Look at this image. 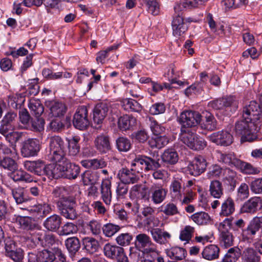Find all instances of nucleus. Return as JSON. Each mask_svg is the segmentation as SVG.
Here are the masks:
<instances>
[{
    "mask_svg": "<svg viewBox=\"0 0 262 262\" xmlns=\"http://www.w3.org/2000/svg\"><path fill=\"white\" fill-rule=\"evenodd\" d=\"M216 157L220 162L227 164L230 166H234L239 169L242 172L247 174H256L260 172L258 168L254 167L250 163L243 161L236 157L233 152L227 154L219 151H216Z\"/></svg>",
    "mask_w": 262,
    "mask_h": 262,
    "instance_id": "obj_1",
    "label": "nucleus"
},
{
    "mask_svg": "<svg viewBox=\"0 0 262 262\" xmlns=\"http://www.w3.org/2000/svg\"><path fill=\"white\" fill-rule=\"evenodd\" d=\"M50 153L48 158L50 161L56 164L63 165L69 159L66 157V144L59 136H53L50 140Z\"/></svg>",
    "mask_w": 262,
    "mask_h": 262,
    "instance_id": "obj_2",
    "label": "nucleus"
},
{
    "mask_svg": "<svg viewBox=\"0 0 262 262\" xmlns=\"http://www.w3.org/2000/svg\"><path fill=\"white\" fill-rule=\"evenodd\" d=\"M250 119H244L237 121L235 125L236 135L241 136L242 142H252L257 138L256 135L257 123L254 121H248Z\"/></svg>",
    "mask_w": 262,
    "mask_h": 262,
    "instance_id": "obj_3",
    "label": "nucleus"
},
{
    "mask_svg": "<svg viewBox=\"0 0 262 262\" xmlns=\"http://www.w3.org/2000/svg\"><path fill=\"white\" fill-rule=\"evenodd\" d=\"M201 115L196 111L183 112L178 118L181 124V134L191 132L190 128L197 126L201 122Z\"/></svg>",
    "mask_w": 262,
    "mask_h": 262,
    "instance_id": "obj_4",
    "label": "nucleus"
},
{
    "mask_svg": "<svg viewBox=\"0 0 262 262\" xmlns=\"http://www.w3.org/2000/svg\"><path fill=\"white\" fill-rule=\"evenodd\" d=\"M76 201L72 196L59 202L56 205L59 213L67 219L74 220L77 218Z\"/></svg>",
    "mask_w": 262,
    "mask_h": 262,
    "instance_id": "obj_5",
    "label": "nucleus"
},
{
    "mask_svg": "<svg viewBox=\"0 0 262 262\" xmlns=\"http://www.w3.org/2000/svg\"><path fill=\"white\" fill-rule=\"evenodd\" d=\"M181 135L182 141L192 150H202L206 146V142L203 138L191 132Z\"/></svg>",
    "mask_w": 262,
    "mask_h": 262,
    "instance_id": "obj_6",
    "label": "nucleus"
},
{
    "mask_svg": "<svg viewBox=\"0 0 262 262\" xmlns=\"http://www.w3.org/2000/svg\"><path fill=\"white\" fill-rule=\"evenodd\" d=\"M134 244L136 248L142 251V255L148 254L157 250L156 246L150 237L145 233L137 235Z\"/></svg>",
    "mask_w": 262,
    "mask_h": 262,
    "instance_id": "obj_7",
    "label": "nucleus"
},
{
    "mask_svg": "<svg viewBox=\"0 0 262 262\" xmlns=\"http://www.w3.org/2000/svg\"><path fill=\"white\" fill-rule=\"evenodd\" d=\"M41 147V145L38 139L29 138L23 142L20 152L23 157H35L38 155Z\"/></svg>",
    "mask_w": 262,
    "mask_h": 262,
    "instance_id": "obj_8",
    "label": "nucleus"
},
{
    "mask_svg": "<svg viewBox=\"0 0 262 262\" xmlns=\"http://www.w3.org/2000/svg\"><path fill=\"white\" fill-rule=\"evenodd\" d=\"M73 124L75 128L80 130L85 129L89 126L88 111L85 106H80L77 109L73 117Z\"/></svg>",
    "mask_w": 262,
    "mask_h": 262,
    "instance_id": "obj_9",
    "label": "nucleus"
},
{
    "mask_svg": "<svg viewBox=\"0 0 262 262\" xmlns=\"http://www.w3.org/2000/svg\"><path fill=\"white\" fill-rule=\"evenodd\" d=\"M55 259V254L47 249L28 253V262H53Z\"/></svg>",
    "mask_w": 262,
    "mask_h": 262,
    "instance_id": "obj_10",
    "label": "nucleus"
},
{
    "mask_svg": "<svg viewBox=\"0 0 262 262\" xmlns=\"http://www.w3.org/2000/svg\"><path fill=\"white\" fill-rule=\"evenodd\" d=\"M20 209L29 211L30 215L38 220L42 219L49 214L51 210L50 205L43 203L33 206H28Z\"/></svg>",
    "mask_w": 262,
    "mask_h": 262,
    "instance_id": "obj_11",
    "label": "nucleus"
},
{
    "mask_svg": "<svg viewBox=\"0 0 262 262\" xmlns=\"http://www.w3.org/2000/svg\"><path fill=\"white\" fill-rule=\"evenodd\" d=\"M47 165L46 161L41 159L26 161L24 163V167L27 171L38 176L45 174Z\"/></svg>",
    "mask_w": 262,
    "mask_h": 262,
    "instance_id": "obj_12",
    "label": "nucleus"
},
{
    "mask_svg": "<svg viewBox=\"0 0 262 262\" xmlns=\"http://www.w3.org/2000/svg\"><path fill=\"white\" fill-rule=\"evenodd\" d=\"M260 229L262 235V216H256L250 221L247 228L243 230V234L249 238H253Z\"/></svg>",
    "mask_w": 262,
    "mask_h": 262,
    "instance_id": "obj_13",
    "label": "nucleus"
},
{
    "mask_svg": "<svg viewBox=\"0 0 262 262\" xmlns=\"http://www.w3.org/2000/svg\"><path fill=\"white\" fill-rule=\"evenodd\" d=\"M207 163L206 160L202 157L198 156L190 162L188 166L187 170L189 174L193 176H198L203 173L206 169Z\"/></svg>",
    "mask_w": 262,
    "mask_h": 262,
    "instance_id": "obj_14",
    "label": "nucleus"
},
{
    "mask_svg": "<svg viewBox=\"0 0 262 262\" xmlns=\"http://www.w3.org/2000/svg\"><path fill=\"white\" fill-rule=\"evenodd\" d=\"M171 23L172 33L176 37H179L184 34L188 28L187 24L184 21V17L179 14L172 16Z\"/></svg>",
    "mask_w": 262,
    "mask_h": 262,
    "instance_id": "obj_15",
    "label": "nucleus"
},
{
    "mask_svg": "<svg viewBox=\"0 0 262 262\" xmlns=\"http://www.w3.org/2000/svg\"><path fill=\"white\" fill-rule=\"evenodd\" d=\"M62 170V178L69 180H75L80 172V167L78 165L71 162L70 160L67 161L63 165Z\"/></svg>",
    "mask_w": 262,
    "mask_h": 262,
    "instance_id": "obj_16",
    "label": "nucleus"
},
{
    "mask_svg": "<svg viewBox=\"0 0 262 262\" xmlns=\"http://www.w3.org/2000/svg\"><path fill=\"white\" fill-rule=\"evenodd\" d=\"M260 197H253L246 201L241 208V212L253 214L261 208Z\"/></svg>",
    "mask_w": 262,
    "mask_h": 262,
    "instance_id": "obj_17",
    "label": "nucleus"
},
{
    "mask_svg": "<svg viewBox=\"0 0 262 262\" xmlns=\"http://www.w3.org/2000/svg\"><path fill=\"white\" fill-rule=\"evenodd\" d=\"M167 193V189L161 186L157 185H152L149 190L151 200L155 204H159L164 201Z\"/></svg>",
    "mask_w": 262,
    "mask_h": 262,
    "instance_id": "obj_18",
    "label": "nucleus"
},
{
    "mask_svg": "<svg viewBox=\"0 0 262 262\" xmlns=\"http://www.w3.org/2000/svg\"><path fill=\"white\" fill-rule=\"evenodd\" d=\"M108 106L106 103H100L96 104L93 109V121L97 124H101L106 116Z\"/></svg>",
    "mask_w": 262,
    "mask_h": 262,
    "instance_id": "obj_19",
    "label": "nucleus"
},
{
    "mask_svg": "<svg viewBox=\"0 0 262 262\" xmlns=\"http://www.w3.org/2000/svg\"><path fill=\"white\" fill-rule=\"evenodd\" d=\"M136 173V172L132 171L130 169L123 168L118 171L117 177L123 183L134 184L138 182L139 180V178Z\"/></svg>",
    "mask_w": 262,
    "mask_h": 262,
    "instance_id": "obj_20",
    "label": "nucleus"
},
{
    "mask_svg": "<svg viewBox=\"0 0 262 262\" xmlns=\"http://www.w3.org/2000/svg\"><path fill=\"white\" fill-rule=\"evenodd\" d=\"M228 107H232L234 110L237 108V103L235 97L228 96L214 100V109L222 110Z\"/></svg>",
    "mask_w": 262,
    "mask_h": 262,
    "instance_id": "obj_21",
    "label": "nucleus"
},
{
    "mask_svg": "<svg viewBox=\"0 0 262 262\" xmlns=\"http://www.w3.org/2000/svg\"><path fill=\"white\" fill-rule=\"evenodd\" d=\"M15 222L19 226V228L26 231L34 229L37 225L34 222L32 217L28 216L14 215Z\"/></svg>",
    "mask_w": 262,
    "mask_h": 262,
    "instance_id": "obj_22",
    "label": "nucleus"
},
{
    "mask_svg": "<svg viewBox=\"0 0 262 262\" xmlns=\"http://www.w3.org/2000/svg\"><path fill=\"white\" fill-rule=\"evenodd\" d=\"M8 176L15 182L29 183L33 181V177L21 168H16L9 172Z\"/></svg>",
    "mask_w": 262,
    "mask_h": 262,
    "instance_id": "obj_23",
    "label": "nucleus"
},
{
    "mask_svg": "<svg viewBox=\"0 0 262 262\" xmlns=\"http://www.w3.org/2000/svg\"><path fill=\"white\" fill-rule=\"evenodd\" d=\"M147 188L142 184L134 185L129 191V197L132 200H147Z\"/></svg>",
    "mask_w": 262,
    "mask_h": 262,
    "instance_id": "obj_24",
    "label": "nucleus"
},
{
    "mask_svg": "<svg viewBox=\"0 0 262 262\" xmlns=\"http://www.w3.org/2000/svg\"><path fill=\"white\" fill-rule=\"evenodd\" d=\"M233 140L232 135L227 131L221 130L214 133V143L217 145L227 146L233 142Z\"/></svg>",
    "mask_w": 262,
    "mask_h": 262,
    "instance_id": "obj_25",
    "label": "nucleus"
},
{
    "mask_svg": "<svg viewBox=\"0 0 262 262\" xmlns=\"http://www.w3.org/2000/svg\"><path fill=\"white\" fill-rule=\"evenodd\" d=\"M136 123V119L133 116L129 115L121 116L118 120V127L122 131L133 129Z\"/></svg>",
    "mask_w": 262,
    "mask_h": 262,
    "instance_id": "obj_26",
    "label": "nucleus"
},
{
    "mask_svg": "<svg viewBox=\"0 0 262 262\" xmlns=\"http://www.w3.org/2000/svg\"><path fill=\"white\" fill-rule=\"evenodd\" d=\"M82 249L87 253L93 254L99 250V242L92 237H84L82 239Z\"/></svg>",
    "mask_w": 262,
    "mask_h": 262,
    "instance_id": "obj_27",
    "label": "nucleus"
},
{
    "mask_svg": "<svg viewBox=\"0 0 262 262\" xmlns=\"http://www.w3.org/2000/svg\"><path fill=\"white\" fill-rule=\"evenodd\" d=\"M111 186L112 183L110 180L105 179L102 180L101 184V198L107 205H110L112 202V193Z\"/></svg>",
    "mask_w": 262,
    "mask_h": 262,
    "instance_id": "obj_28",
    "label": "nucleus"
},
{
    "mask_svg": "<svg viewBox=\"0 0 262 262\" xmlns=\"http://www.w3.org/2000/svg\"><path fill=\"white\" fill-rule=\"evenodd\" d=\"M63 168L61 164H47L45 175L50 180L62 178Z\"/></svg>",
    "mask_w": 262,
    "mask_h": 262,
    "instance_id": "obj_29",
    "label": "nucleus"
},
{
    "mask_svg": "<svg viewBox=\"0 0 262 262\" xmlns=\"http://www.w3.org/2000/svg\"><path fill=\"white\" fill-rule=\"evenodd\" d=\"M64 245L71 257L74 256L81 248V243L77 236L70 237L64 241Z\"/></svg>",
    "mask_w": 262,
    "mask_h": 262,
    "instance_id": "obj_30",
    "label": "nucleus"
},
{
    "mask_svg": "<svg viewBox=\"0 0 262 262\" xmlns=\"http://www.w3.org/2000/svg\"><path fill=\"white\" fill-rule=\"evenodd\" d=\"M62 222L61 217L54 214L47 217L43 222V226L51 231H56L60 227Z\"/></svg>",
    "mask_w": 262,
    "mask_h": 262,
    "instance_id": "obj_31",
    "label": "nucleus"
},
{
    "mask_svg": "<svg viewBox=\"0 0 262 262\" xmlns=\"http://www.w3.org/2000/svg\"><path fill=\"white\" fill-rule=\"evenodd\" d=\"M11 192L13 198L17 205L26 203L30 200L26 189L23 187H18L12 189Z\"/></svg>",
    "mask_w": 262,
    "mask_h": 262,
    "instance_id": "obj_32",
    "label": "nucleus"
},
{
    "mask_svg": "<svg viewBox=\"0 0 262 262\" xmlns=\"http://www.w3.org/2000/svg\"><path fill=\"white\" fill-rule=\"evenodd\" d=\"M97 149L101 153H106L111 149L109 137L105 135H100L97 137L95 140Z\"/></svg>",
    "mask_w": 262,
    "mask_h": 262,
    "instance_id": "obj_33",
    "label": "nucleus"
},
{
    "mask_svg": "<svg viewBox=\"0 0 262 262\" xmlns=\"http://www.w3.org/2000/svg\"><path fill=\"white\" fill-rule=\"evenodd\" d=\"M165 252L167 256L176 261L184 259L187 255V251L185 249L178 247L166 249Z\"/></svg>",
    "mask_w": 262,
    "mask_h": 262,
    "instance_id": "obj_34",
    "label": "nucleus"
},
{
    "mask_svg": "<svg viewBox=\"0 0 262 262\" xmlns=\"http://www.w3.org/2000/svg\"><path fill=\"white\" fill-rule=\"evenodd\" d=\"M123 248L116 245L106 244L103 249L104 255L108 258L115 259Z\"/></svg>",
    "mask_w": 262,
    "mask_h": 262,
    "instance_id": "obj_35",
    "label": "nucleus"
},
{
    "mask_svg": "<svg viewBox=\"0 0 262 262\" xmlns=\"http://www.w3.org/2000/svg\"><path fill=\"white\" fill-rule=\"evenodd\" d=\"M53 202L57 205L63 200H66L71 196L68 195L67 189L63 186L56 187L52 192Z\"/></svg>",
    "mask_w": 262,
    "mask_h": 262,
    "instance_id": "obj_36",
    "label": "nucleus"
},
{
    "mask_svg": "<svg viewBox=\"0 0 262 262\" xmlns=\"http://www.w3.org/2000/svg\"><path fill=\"white\" fill-rule=\"evenodd\" d=\"M261 257L258 252L252 248L245 249L242 254L243 262H259Z\"/></svg>",
    "mask_w": 262,
    "mask_h": 262,
    "instance_id": "obj_37",
    "label": "nucleus"
},
{
    "mask_svg": "<svg viewBox=\"0 0 262 262\" xmlns=\"http://www.w3.org/2000/svg\"><path fill=\"white\" fill-rule=\"evenodd\" d=\"M99 179V173L96 171L87 170L81 174V179L84 185H94Z\"/></svg>",
    "mask_w": 262,
    "mask_h": 262,
    "instance_id": "obj_38",
    "label": "nucleus"
},
{
    "mask_svg": "<svg viewBox=\"0 0 262 262\" xmlns=\"http://www.w3.org/2000/svg\"><path fill=\"white\" fill-rule=\"evenodd\" d=\"M122 106L128 112L139 113L142 109L141 105L137 101L131 98L124 99L122 101Z\"/></svg>",
    "mask_w": 262,
    "mask_h": 262,
    "instance_id": "obj_39",
    "label": "nucleus"
},
{
    "mask_svg": "<svg viewBox=\"0 0 262 262\" xmlns=\"http://www.w3.org/2000/svg\"><path fill=\"white\" fill-rule=\"evenodd\" d=\"M67 110L64 103L59 102H53L50 107V113L54 117L60 118L64 116Z\"/></svg>",
    "mask_w": 262,
    "mask_h": 262,
    "instance_id": "obj_40",
    "label": "nucleus"
},
{
    "mask_svg": "<svg viewBox=\"0 0 262 262\" xmlns=\"http://www.w3.org/2000/svg\"><path fill=\"white\" fill-rule=\"evenodd\" d=\"M151 234L154 241L160 244L167 242V239L170 238V234L166 231H163L159 228H154L151 230Z\"/></svg>",
    "mask_w": 262,
    "mask_h": 262,
    "instance_id": "obj_41",
    "label": "nucleus"
},
{
    "mask_svg": "<svg viewBox=\"0 0 262 262\" xmlns=\"http://www.w3.org/2000/svg\"><path fill=\"white\" fill-rule=\"evenodd\" d=\"M144 171L155 170L161 167L159 159H153L147 156L142 155Z\"/></svg>",
    "mask_w": 262,
    "mask_h": 262,
    "instance_id": "obj_42",
    "label": "nucleus"
},
{
    "mask_svg": "<svg viewBox=\"0 0 262 262\" xmlns=\"http://www.w3.org/2000/svg\"><path fill=\"white\" fill-rule=\"evenodd\" d=\"M163 162L171 165L175 164L179 159L178 153L173 149H167L161 156Z\"/></svg>",
    "mask_w": 262,
    "mask_h": 262,
    "instance_id": "obj_43",
    "label": "nucleus"
},
{
    "mask_svg": "<svg viewBox=\"0 0 262 262\" xmlns=\"http://www.w3.org/2000/svg\"><path fill=\"white\" fill-rule=\"evenodd\" d=\"M40 245L43 247H51L58 242L56 236L52 233L40 232Z\"/></svg>",
    "mask_w": 262,
    "mask_h": 262,
    "instance_id": "obj_44",
    "label": "nucleus"
},
{
    "mask_svg": "<svg viewBox=\"0 0 262 262\" xmlns=\"http://www.w3.org/2000/svg\"><path fill=\"white\" fill-rule=\"evenodd\" d=\"M0 167L11 172L18 168V164L13 159L4 157L0 159Z\"/></svg>",
    "mask_w": 262,
    "mask_h": 262,
    "instance_id": "obj_45",
    "label": "nucleus"
},
{
    "mask_svg": "<svg viewBox=\"0 0 262 262\" xmlns=\"http://www.w3.org/2000/svg\"><path fill=\"white\" fill-rule=\"evenodd\" d=\"M168 142V139L166 136L160 135L152 138L148 143L151 147L160 149L166 146Z\"/></svg>",
    "mask_w": 262,
    "mask_h": 262,
    "instance_id": "obj_46",
    "label": "nucleus"
},
{
    "mask_svg": "<svg viewBox=\"0 0 262 262\" xmlns=\"http://www.w3.org/2000/svg\"><path fill=\"white\" fill-rule=\"evenodd\" d=\"M182 180H174L170 186V192L172 197L181 200L182 197Z\"/></svg>",
    "mask_w": 262,
    "mask_h": 262,
    "instance_id": "obj_47",
    "label": "nucleus"
},
{
    "mask_svg": "<svg viewBox=\"0 0 262 262\" xmlns=\"http://www.w3.org/2000/svg\"><path fill=\"white\" fill-rule=\"evenodd\" d=\"M80 137L75 136L68 140L69 153L71 156H75L80 151V147L79 144Z\"/></svg>",
    "mask_w": 262,
    "mask_h": 262,
    "instance_id": "obj_48",
    "label": "nucleus"
},
{
    "mask_svg": "<svg viewBox=\"0 0 262 262\" xmlns=\"http://www.w3.org/2000/svg\"><path fill=\"white\" fill-rule=\"evenodd\" d=\"M78 231V228L77 224L72 222H67L61 227L59 231V235L62 236L74 234Z\"/></svg>",
    "mask_w": 262,
    "mask_h": 262,
    "instance_id": "obj_49",
    "label": "nucleus"
},
{
    "mask_svg": "<svg viewBox=\"0 0 262 262\" xmlns=\"http://www.w3.org/2000/svg\"><path fill=\"white\" fill-rule=\"evenodd\" d=\"M142 155H137L130 164V170L137 173H142L144 171Z\"/></svg>",
    "mask_w": 262,
    "mask_h": 262,
    "instance_id": "obj_50",
    "label": "nucleus"
},
{
    "mask_svg": "<svg viewBox=\"0 0 262 262\" xmlns=\"http://www.w3.org/2000/svg\"><path fill=\"white\" fill-rule=\"evenodd\" d=\"M235 210L234 203L233 200L228 198L222 205L221 215L228 216L234 212Z\"/></svg>",
    "mask_w": 262,
    "mask_h": 262,
    "instance_id": "obj_51",
    "label": "nucleus"
},
{
    "mask_svg": "<svg viewBox=\"0 0 262 262\" xmlns=\"http://www.w3.org/2000/svg\"><path fill=\"white\" fill-rule=\"evenodd\" d=\"M45 120L40 117H34L30 122V127L28 129L35 132H41L44 129Z\"/></svg>",
    "mask_w": 262,
    "mask_h": 262,
    "instance_id": "obj_52",
    "label": "nucleus"
},
{
    "mask_svg": "<svg viewBox=\"0 0 262 262\" xmlns=\"http://www.w3.org/2000/svg\"><path fill=\"white\" fill-rule=\"evenodd\" d=\"M5 138L7 141L10 143L11 145L15 146L16 143L18 142L24 135L23 133L18 132H8L6 134H2Z\"/></svg>",
    "mask_w": 262,
    "mask_h": 262,
    "instance_id": "obj_53",
    "label": "nucleus"
},
{
    "mask_svg": "<svg viewBox=\"0 0 262 262\" xmlns=\"http://www.w3.org/2000/svg\"><path fill=\"white\" fill-rule=\"evenodd\" d=\"M191 219L198 225L207 224L210 222V217L205 212H198L191 215Z\"/></svg>",
    "mask_w": 262,
    "mask_h": 262,
    "instance_id": "obj_54",
    "label": "nucleus"
},
{
    "mask_svg": "<svg viewBox=\"0 0 262 262\" xmlns=\"http://www.w3.org/2000/svg\"><path fill=\"white\" fill-rule=\"evenodd\" d=\"M28 106L34 117H40L43 113L44 107L38 100L30 101Z\"/></svg>",
    "mask_w": 262,
    "mask_h": 262,
    "instance_id": "obj_55",
    "label": "nucleus"
},
{
    "mask_svg": "<svg viewBox=\"0 0 262 262\" xmlns=\"http://www.w3.org/2000/svg\"><path fill=\"white\" fill-rule=\"evenodd\" d=\"M121 81L123 85L126 87V91L132 96L135 98H138L140 96V88L138 85L124 80H122Z\"/></svg>",
    "mask_w": 262,
    "mask_h": 262,
    "instance_id": "obj_56",
    "label": "nucleus"
},
{
    "mask_svg": "<svg viewBox=\"0 0 262 262\" xmlns=\"http://www.w3.org/2000/svg\"><path fill=\"white\" fill-rule=\"evenodd\" d=\"M116 146L120 151L126 152L131 148L130 140L125 137H119L116 140Z\"/></svg>",
    "mask_w": 262,
    "mask_h": 262,
    "instance_id": "obj_57",
    "label": "nucleus"
},
{
    "mask_svg": "<svg viewBox=\"0 0 262 262\" xmlns=\"http://www.w3.org/2000/svg\"><path fill=\"white\" fill-rule=\"evenodd\" d=\"M121 227L117 225L112 223H107L103 226L102 232L107 237H112L119 231Z\"/></svg>",
    "mask_w": 262,
    "mask_h": 262,
    "instance_id": "obj_58",
    "label": "nucleus"
},
{
    "mask_svg": "<svg viewBox=\"0 0 262 262\" xmlns=\"http://www.w3.org/2000/svg\"><path fill=\"white\" fill-rule=\"evenodd\" d=\"M173 9L174 13L173 15L179 14L180 16L183 17V11L187 9H190L188 0H181L179 2L176 3Z\"/></svg>",
    "mask_w": 262,
    "mask_h": 262,
    "instance_id": "obj_59",
    "label": "nucleus"
},
{
    "mask_svg": "<svg viewBox=\"0 0 262 262\" xmlns=\"http://www.w3.org/2000/svg\"><path fill=\"white\" fill-rule=\"evenodd\" d=\"M154 209L149 206L144 207L142 210V214L145 217L144 220L145 225L149 226L153 222L154 219Z\"/></svg>",
    "mask_w": 262,
    "mask_h": 262,
    "instance_id": "obj_60",
    "label": "nucleus"
},
{
    "mask_svg": "<svg viewBox=\"0 0 262 262\" xmlns=\"http://www.w3.org/2000/svg\"><path fill=\"white\" fill-rule=\"evenodd\" d=\"M220 244L227 248L233 245L234 237L231 232L220 234Z\"/></svg>",
    "mask_w": 262,
    "mask_h": 262,
    "instance_id": "obj_61",
    "label": "nucleus"
},
{
    "mask_svg": "<svg viewBox=\"0 0 262 262\" xmlns=\"http://www.w3.org/2000/svg\"><path fill=\"white\" fill-rule=\"evenodd\" d=\"M203 114L205 116V120L202 124H201V127L204 130L211 132L213 130L212 115L208 111H206L205 112H203Z\"/></svg>",
    "mask_w": 262,
    "mask_h": 262,
    "instance_id": "obj_62",
    "label": "nucleus"
},
{
    "mask_svg": "<svg viewBox=\"0 0 262 262\" xmlns=\"http://www.w3.org/2000/svg\"><path fill=\"white\" fill-rule=\"evenodd\" d=\"M87 228L91 231L93 235H98L101 233L103 227L99 221L92 220L87 224Z\"/></svg>",
    "mask_w": 262,
    "mask_h": 262,
    "instance_id": "obj_63",
    "label": "nucleus"
},
{
    "mask_svg": "<svg viewBox=\"0 0 262 262\" xmlns=\"http://www.w3.org/2000/svg\"><path fill=\"white\" fill-rule=\"evenodd\" d=\"M251 191L255 194H262V178H257L249 184Z\"/></svg>",
    "mask_w": 262,
    "mask_h": 262,
    "instance_id": "obj_64",
    "label": "nucleus"
}]
</instances>
